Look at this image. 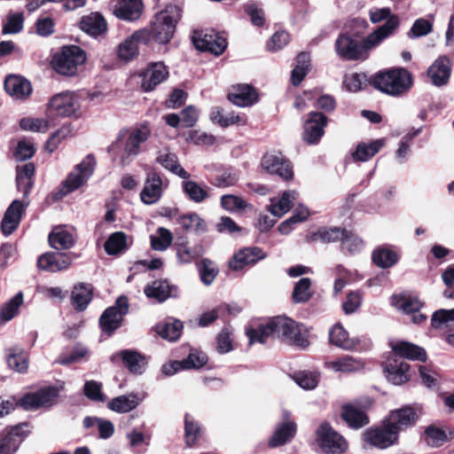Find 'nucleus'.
<instances>
[{
  "label": "nucleus",
  "instance_id": "1",
  "mask_svg": "<svg viewBox=\"0 0 454 454\" xmlns=\"http://www.w3.org/2000/svg\"><path fill=\"white\" fill-rule=\"evenodd\" d=\"M246 333L250 345L255 342L264 343L270 337H277L301 348H306L309 345L307 330L286 317L271 318L257 329L247 328Z\"/></svg>",
  "mask_w": 454,
  "mask_h": 454
},
{
  "label": "nucleus",
  "instance_id": "2",
  "mask_svg": "<svg viewBox=\"0 0 454 454\" xmlns=\"http://www.w3.org/2000/svg\"><path fill=\"white\" fill-rule=\"evenodd\" d=\"M396 28L397 20L392 18L362 42H358L347 33L340 34L335 41V51L345 60H365L369 57V52L393 35Z\"/></svg>",
  "mask_w": 454,
  "mask_h": 454
},
{
  "label": "nucleus",
  "instance_id": "3",
  "mask_svg": "<svg viewBox=\"0 0 454 454\" xmlns=\"http://www.w3.org/2000/svg\"><path fill=\"white\" fill-rule=\"evenodd\" d=\"M151 136V129L147 125H141L131 130L122 129L119 132L116 140L109 146L108 152L120 158V164H130L141 153V145Z\"/></svg>",
  "mask_w": 454,
  "mask_h": 454
},
{
  "label": "nucleus",
  "instance_id": "4",
  "mask_svg": "<svg viewBox=\"0 0 454 454\" xmlns=\"http://www.w3.org/2000/svg\"><path fill=\"white\" fill-rule=\"evenodd\" d=\"M373 87L392 97H400L413 84L411 74L403 67H395L376 74L372 78Z\"/></svg>",
  "mask_w": 454,
  "mask_h": 454
},
{
  "label": "nucleus",
  "instance_id": "5",
  "mask_svg": "<svg viewBox=\"0 0 454 454\" xmlns=\"http://www.w3.org/2000/svg\"><path fill=\"white\" fill-rule=\"evenodd\" d=\"M86 59L85 52L76 45L64 46L56 53L52 59V67L62 75H74L77 67L83 64Z\"/></svg>",
  "mask_w": 454,
  "mask_h": 454
},
{
  "label": "nucleus",
  "instance_id": "6",
  "mask_svg": "<svg viewBox=\"0 0 454 454\" xmlns=\"http://www.w3.org/2000/svg\"><path fill=\"white\" fill-rule=\"evenodd\" d=\"M95 165V158L90 154L86 156L81 163L75 166L74 169L62 183V186L59 191V195L61 197L65 196L83 185L92 176Z\"/></svg>",
  "mask_w": 454,
  "mask_h": 454
},
{
  "label": "nucleus",
  "instance_id": "7",
  "mask_svg": "<svg viewBox=\"0 0 454 454\" xmlns=\"http://www.w3.org/2000/svg\"><path fill=\"white\" fill-rule=\"evenodd\" d=\"M80 100L74 92L65 91L53 96L47 106V112L61 117L80 115Z\"/></svg>",
  "mask_w": 454,
  "mask_h": 454
},
{
  "label": "nucleus",
  "instance_id": "8",
  "mask_svg": "<svg viewBox=\"0 0 454 454\" xmlns=\"http://www.w3.org/2000/svg\"><path fill=\"white\" fill-rule=\"evenodd\" d=\"M317 441L327 454H341L348 449L346 440L328 423H322L317 430Z\"/></svg>",
  "mask_w": 454,
  "mask_h": 454
},
{
  "label": "nucleus",
  "instance_id": "9",
  "mask_svg": "<svg viewBox=\"0 0 454 454\" xmlns=\"http://www.w3.org/2000/svg\"><path fill=\"white\" fill-rule=\"evenodd\" d=\"M364 441L376 448L387 449L398 440L397 431L385 419L380 427H370L363 433Z\"/></svg>",
  "mask_w": 454,
  "mask_h": 454
},
{
  "label": "nucleus",
  "instance_id": "10",
  "mask_svg": "<svg viewBox=\"0 0 454 454\" xmlns=\"http://www.w3.org/2000/svg\"><path fill=\"white\" fill-rule=\"evenodd\" d=\"M129 302L124 296L119 297L115 306L110 307L105 310L99 319L101 328L104 332L111 334L121 324L123 316L128 313Z\"/></svg>",
  "mask_w": 454,
  "mask_h": 454
},
{
  "label": "nucleus",
  "instance_id": "11",
  "mask_svg": "<svg viewBox=\"0 0 454 454\" xmlns=\"http://www.w3.org/2000/svg\"><path fill=\"white\" fill-rule=\"evenodd\" d=\"M168 68L161 61L149 63L141 74L144 91H152L168 77Z\"/></svg>",
  "mask_w": 454,
  "mask_h": 454
},
{
  "label": "nucleus",
  "instance_id": "12",
  "mask_svg": "<svg viewBox=\"0 0 454 454\" xmlns=\"http://www.w3.org/2000/svg\"><path fill=\"white\" fill-rule=\"evenodd\" d=\"M196 49L202 51H210L215 55L222 54L227 47L226 39L219 34H202L195 31L192 37Z\"/></svg>",
  "mask_w": 454,
  "mask_h": 454
},
{
  "label": "nucleus",
  "instance_id": "13",
  "mask_svg": "<svg viewBox=\"0 0 454 454\" xmlns=\"http://www.w3.org/2000/svg\"><path fill=\"white\" fill-rule=\"evenodd\" d=\"M58 396L56 387H43L35 393L27 394L20 400V404L26 410H34L53 404Z\"/></svg>",
  "mask_w": 454,
  "mask_h": 454
},
{
  "label": "nucleus",
  "instance_id": "14",
  "mask_svg": "<svg viewBox=\"0 0 454 454\" xmlns=\"http://www.w3.org/2000/svg\"><path fill=\"white\" fill-rule=\"evenodd\" d=\"M419 416L420 410L419 408L405 406L391 411L386 419L389 426H392L399 434L400 431L414 426Z\"/></svg>",
  "mask_w": 454,
  "mask_h": 454
},
{
  "label": "nucleus",
  "instance_id": "15",
  "mask_svg": "<svg viewBox=\"0 0 454 454\" xmlns=\"http://www.w3.org/2000/svg\"><path fill=\"white\" fill-rule=\"evenodd\" d=\"M327 124V118L321 113L311 112L309 118L303 126V139L309 145L319 142L325 134V127Z\"/></svg>",
  "mask_w": 454,
  "mask_h": 454
},
{
  "label": "nucleus",
  "instance_id": "16",
  "mask_svg": "<svg viewBox=\"0 0 454 454\" xmlns=\"http://www.w3.org/2000/svg\"><path fill=\"white\" fill-rule=\"evenodd\" d=\"M110 7L118 19L123 20H136L143 12L142 0H111Z\"/></svg>",
  "mask_w": 454,
  "mask_h": 454
},
{
  "label": "nucleus",
  "instance_id": "17",
  "mask_svg": "<svg viewBox=\"0 0 454 454\" xmlns=\"http://www.w3.org/2000/svg\"><path fill=\"white\" fill-rule=\"evenodd\" d=\"M149 41V34L147 29H142L135 32L126 38L118 48V56L120 59L129 61L134 59L138 53V46L140 43H147Z\"/></svg>",
  "mask_w": 454,
  "mask_h": 454
},
{
  "label": "nucleus",
  "instance_id": "18",
  "mask_svg": "<svg viewBox=\"0 0 454 454\" xmlns=\"http://www.w3.org/2000/svg\"><path fill=\"white\" fill-rule=\"evenodd\" d=\"M5 91L16 100H26L32 94L31 82L20 75L9 74L4 80Z\"/></svg>",
  "mask_w": 454,
  "mask_h": 454
},
{
  "label": "nucleus",
  "instance_id": "19",
  "mask_svg": "<svg viewBox=\"0 0 454 454\" xmlns=\"http://www.w3.org/2000/svg\"><path fill=\"white\" fill-rule=\"evenodd\" d=\"M284 421L280 423L270 439V447H278L290 442L296 433V424L290 419V413L286 411L283 412Z\"/></svg>",
  "mask_w": 454,
  "mask_h": 454
},
{
  "label": "nucleus",
  "instance_id": "20",
  "mask_svg": "<svg viewBox=\"0 0 454 454\" xmlns=\"http://www.w3.org/2000/svg\"><path fill=\"white\" fill-rule=\"evenodd\" d=\"M26 205L19 200H13L7 207L1 223L2 232L4 236L11 235L19 226Z\"/></svg>",
  "mask_w": 454,
  "mask_h": 454
},
{
  "label": "nucleus",
  "instance_id": "21",
  "mask_svg": "<svg viewBox=\"0 0 454 454\" xmlns=\"http://www.w3.org/2000/svg\"><path fill=\"white\" fill-rule=\"evenodd\" d=\"M265 257V253L259 247H245L233 255L229 262V266L234 270H239Z\"/></svg>",
  "mask_w": 454,
  "mask_h": 454
},
{
  "label": "nucleus",
  "instance_id": "22",
  "mask_svg": "<svg viewBox=\"0 0 454 454\" xmlns=\"http://www.w3.org/2000/svg\"><path fill=\"white\" fill-rule=\"evenodd\" d=\"M72 263V258L67 254L47 253L42 254L37 261L40 270L57 272L67 269Z\"/></svg>",
  "mask_w": 454,
  "mask_h": 454
},
{
  "label": "nucleus",
  "instance_id": "23",
  "mask_svg": "<svg viewBox=\"0 0 454 454\" xmlns=\"http://www.w3.org/2000/svg\"><path fill=\"white\" fill-rule=\"evenodd\" d=\"M162 194V180L159 174L151 171L147 174L145 186L140 198L145 204L151 205L157 202Z\"/></svg>",
  "mask_w": 454,
  "mask_h": 454
},
{
  "label": "nucleus",
  "instance_id": "24",
  "mask_svg": "<svg viewBox=\"0 0 454 454\" xmlns=\"http://www.w3.org/2000/svg\"><path fill=\"white\" fill-rule=\"evenodd\" d=\"M450 73V60L445 56L439 57L435 59L427 70V74L432 83L438 87L445 85L449 82Z\"/></svg>",
  "mask_w": 454,
  "mask_h": 454
},
{
  "label": "nucleus",
  "instance_id": "25",
  "mask_svg": "<svg viewBox=\"0 0 454 454\" xmlns=\"http://www.w3.org/2000/svg\"><path fill=\"white\" fill-rule=\"evenodd\" d=\"M144 293L148 298L163 302L169 297H176L177 295V289L176 286H170L167 280L160 279L147 285Z\"/></svg>",
  "mask_w": 454,
  "mask_h": 454
},
{
  "label": "nucleus",
  "instance_id": "26",
  "mask_svg": "<svg viewBox=\"0 0 454 454\" xmlns=\"http://www.w3.org/2000/svg\"><path fill=\"white\" fill-rule=\"evenodd\" d=\"M49 243L56 250L71 248L74 244V231L64 226L54 227L49 235Z\"/></svg>",
  "mask_w": 454,
  "mask_h": 454
},
{
  "label": "nucleus",
  "instance_id": "27",
  "mask_svg": "<svg viewBox=\"0 0 454 454\" xmlns=\"http://www.w3.org/2000/svg\"><path fill=\"white\" fill-rule=\"evenodd\" d=\"M325 365L335 372L351 373L363 370L365 364L362 359L351 356H343L335 360L325 362Z\"/></svg>",
  "mask_w": 454,
  "mask_h": 454
},
{
  "label": "nucleus",
  "instance_id": "28",
  "mask_svg": "<svg viewBox=\"0 0 454 454\" xmlns=\"http://www.w3.org/2000/svg\"><path fill=\"white\" fill-rule=\"evenodd\" d=\"M228 98L234 105L245 107L252 106L257 101V93L251 86L240 84L233 88Z\"/></svg>",
  "mask_w": 454,
  "mask_h": 454
},
{
  "label": "nucleus",
  "instance_id": "29",
  "mask_svg": "<svg viewBox=\"0 0 454 454\" xmlns=\"http://www.w3.org/2000/svg\"><path fill=\"white\" fill-rule=\"evenodd\" d=\"M297 199L298 193L295 191H286L280 198H273L270 200L269 211L273 215L281 217L290 210Z\"/></svg>",
  "mask_w": 454,
  "mask_h": 454
},
{
  "label": "nucleus",
  "instance_id": "30",
  "mask_svg": "<svg viewBox=\"0 0 454 454\" xmlns=\"http://www.w3.org/2000/svg\"><path fill=\"white\" fill-rule=\"evenodd\" d=\"M330 342L342 349L353 350L359 344V340L349 338L348 332L340 324L334 325L329 332Z\"/></svg>",
  "mask_w": 454,
  "mask_h": 454
},
{
  "label": "nucleus",
  "instance_id": "31",
  "mask_svg": "<svg viewBox=\"0 0 454 454\" xmlns=\"http://www.w3.org/2000/svg\"><path fill=\"white\" fill-rule=\"evenodd\" d=\"M80 27L85 33L97 36L106 31L107 24L105 18L100 13L91 12L82 18Z\"/></svg>",
  "mask_w": 454,
  "mask_h": 454
},
{
  "label": "nucleus",
  "instance_id": "32",
  "mask_svg": "<svg viewBox=\"0 0 454 454\" xmlns=\"http://www.w3.org/2000/svg\"><path fill=\"white\" fill-rule=\"evenodd\" d=\"M341 417L352 428H360L369 423V418L364 411L354 404L342 407Z\"/></svg>",
  "mask_w": 454,
  "mask_h": 454
},
{
  "label": "nucleus",
  "instance_id": "33",
  "mask_svg": "<svg viewBox=\"0 0 454 454\" xmlns=\"http://www.w3.org/2000/svg\"><path fill=\"white\" fill-rule=\"evenodd\" d=\"M391 348L395 354L401 357L419 361H426L427 359V354L422 348L408 341L392 343Z\"/></svg>",
  "mask_w": 454,
  "mask_h": 454
},
{
  "label": "nucleus",
  "instance_id": "34",
  "mask_svg": "<svg viewBox=\"0 0 454 454\" xmlns=\"http://www.w3.org/2000/svg\"><path fill=\"white\" fill-rule=\"evenodd\" d=\"M121 359L124 365L132 373H142L145 365L143 357L134 350H122L111 356L113 362Z\"/></svg>",
  "mask_w": 454,
  "mask_h": 454
},
{
  "label": "nucleus",
  "instance_id": "35",
  "mask_svg": "<svg viewBox=\"0 0 454 454\" xmlns=\"http://www.w3.org/2000/svg\"><path fill=\"white\" fill-rule=\"evenodd\" d=\"M92 286L80 283L74 286L71 294L72 304L76 310H84L92 299Z\"/></svg>",
  "mask_w": 454,
  "mask_h": 454
},
{
  "label": "nucleus",
  "instance_id": "36",
  "mask_svg": "<svg viewBox=\"0 0 454 454\" xmlns=\"http://www.w3.org/2000/svg\"><path fill=\"white\" fill-rule=\"evenodd\" d=\"M391 304L405 314L417 313L423 307V302L418 297L410 294L393 295Z\"/></svg>",
  "mask_w": 454,
  "mask_h": 454
},
{
  "label": "nucleus",
  "instance_id": "37",
  "mask_svg": "<svg viewBox=\"0 0 454 454\" xmlns=\"http://www.w3.org/2000/svg\"><path fill=\"white\" fill-rule=\"evenodd\" d=\"M35 166L32 163H26L17 167L16 184L19 191L23 192L26 198L28 196L33 186V176Z\"/></svg>",
  "mask_w": 454,
  "mask_h": 454
},
{
  "label": "nucleus",
  "instance_id": "38",
  "mask_svg": "<svg viewBox=\"0 0 454 454\" xmlns=\"http://www.w3.org/2000/svg\"><path fill=\"white\" fill-rule=\"evenodd\" d=\"M156 160L164 168L177 175L183 179H189L190 174L178 163L177 156L168 151L159 153Z\"/></svg>",
  "mask_w": 454,
  "mask_h": 454
},
{
  "label": "nucleus",
  "instance_id": "39",
  "mask_svg": "<svg viewBox=\"0 0 454 454\" xmlns=\"http://www.w3.org/2000/svg\"><path fill=\"white\" fill-rule=\"evenodd\" d=\"M385 139H376L370 144L360 143L357 145L352 157L356 161H367L372 158L384 146Z\"/></svg>",
  "mask_w": 454,
  "mask_h": 454
},
{
  "label": "nucleus",
  "instance_id": "40",
  "mask_svg": "<svg viewBox=\"0 0 454 454\" xmlns=\"http://www.w3.org/2000/svg\"><path fill=\"white\" fill-rule=\"evenodd\" d=\"M141 402L137 395H120L112 399L107 407L119 413H126L134 410Z\"/></svg>",
  "mask_w": 454,
  "mask_h": 454
},
{
  "label": "nucleus",
  "instance_id": "41",
  "mask_svg": "<svg viewBox=\"0 0 454 454\" xmlns=\"http://www.w3.org/2000/svg\"><path fill=\"white\" fill-rule=\"evenodd\" d=\"M345 230L340 228H322L316 232L306 236L305 239L308 243L321 241L322 243L336 242L342 240Z\"/></svg>",
  "mask_w": 454,
  "mask_h": 454
},
{
  "label": "nucleus",
  "instance_id": "42",
  "mask_svg": "<svg viewBox=\"0 0 454 454\" xmlns=\"http://www.w3.org/2000/svg\"><path fill=\"white\" fill-rule=\"evenodd\" d=\"M20 427L12 428L7 434H0V454H14L22 439L20 434Z\"/></svg>",
  "mask_w": 454,
  "mask_h": 454
},
{
  "label": "nucleus",
  "instance_id": "43",
  "mask_svg": "<svg viewBox=\"0 0 454 454\" xmlns=\"http://www.w3.org/2000/svg\"><path fill=\"white\" fill-rule=\"evenodd\" d=\"M410 365L406 362L398 363L395 360V364H386L385 370L387 372L388 380L395 385H401L409 379L408 371Z\"/></svg>",
  "mask_w": 454,
  "mask_h": 454
},
{
  "label": "nucleus",
  "instance_id": "44",
  "mask_svg": "<svg viewBox=\"0 0 454 454\" xmlns=\"http://www.w3.org/2000/svg\"><path fill=\"white\" fill-rule=\"evenodd\" d=\"M399 256L395 251L387 247H380L372 253V261L380 268L387 269L398 262Z\"/></svg>",
  "mask_w": 454,
  "mask_h": 454
},
{
  "label": "nucleus",
  "instance_id": "45",
  "mask_svg": "<svg viewBox=\"0 0 454 454\" xmlns=\"http://www.w3.org/2000/svg\"><path fill=\"white\" fill-rule=\"evenodd\" d=\"M8 366L17 372L24 373L28 368V354L20 348L10 349L6 358Z\"/></svg>",
  "mask_w": 454,
  "mask_h": 454
},
{
  "label": "nucleus",
  "instance_id": "46",
  "mask_svg": "<svg viewBox=\"0 0 454 454\" xmlns=\"http://www.w3.org/2000/svg\"><path fill=\"white\" fill-rule=\"evenodd\" d=\"M183 10L176 4H168L162 11L155 14L154 18L164 25L172 27V32L175 33L177 23L182 18Z\"/></svg>",
  "mask_w": 454,
  "mask_h": 454
},
{
  "label": "nucleus",
  "instance_id": "47",
  "mask_svg": "<svg viewBox=\"0 0 454 454\" xmlns=\"http://www.w3.org/2000/svg\"><path fill=\"white\" fill-rule=\"evenodd\" d=\"M176 223H178L184 230L194 231L196 233H203L207 230L205 221L196 213L179 215L176 218Z\"/></svg>",
  "mask_w": 454,
  "mask_h": 454
},
{
  "label": "nucleus",
  "instance_id": "48",
  "mask_svg": "<svg viewBox=\"0 0 454 454\" xmlns=\"http://www.w3.org/2000/svg\"><path fill=\"white\" fill-rule=\"evenodd\" d=\"M149 34V39L152 37L160 43H166L174 35L172 32V27L169 25H164L153 17L151 22L150 30H147Z\"/></svg>",
  "mask_w": 454,
  "mask_h": 454
},
{
  "label": "nucleus",
  "instance_id": "49",
  "mask_svg": "<svg viewBox=\"0 0 454 454\" xmlns=\"http://www.w3.org/2000/svg\"><path fill=\"white\" fill-rule=\"evenodd\" d=\"M182 188L185 195L193 202L201 203L209 198L206 187L201 186L195 181L184 179Z\"/></svg>",
  "mask_w": 454,
  "mask_h": 454
},
{
  "label": "nucleus",
  "instance_id": "50",
  "mask_svg": "<svg viewBox=\"0 0 454 454\" xmlns=\"http://www.w3.org/2000/svg\"><path fill=\"white\" fill-rule=\"evenodd\" d=\"M183 324L179 320L167 321L156 325L157 333L170 341L177 340L181 334Z\"/></svg>",
  "mask_w": 454,
  "mask_h": 454
},
{
  "label": "nucleus",
  "instance_id": "51",
  "mask_svg": "<svg viewBox=\"0 0 454 454\" xmlns=\"http://www.w3.org/2000/svg\"><path fill=\"white\" fill-rule=\"evenodd\" d=\"M309 55L306 52H301L296 58V64L292 71V82L294 85H299L304 79L309 70Z\"/></svg>",
  "mask_w": 454,
  "mask_h": 454
},
{
  "label": "nucleus",
  "instance_id": "52",
  "mask_svg": "<svg viewBox=\"0 0 454 454\" xmlns=\"http://www.w3.org/2000/svg\"><path fill=\"white\" fill-rule=\"evenodd\" d=\"M204 252V247L200 244L194 245L193 247L179 245L176 248V256L180 262L189 263L202 256Z\"/></svg>",
  "mask_w": 454,
  "mask_h": 454
},
{
  "label": "nucleus",
  "instance_id": "53",
  "mask_svg": "<svg viewBox=\"0 0 454 454\" xmlns=\"http://www.w3.org/2000/svg\"><path fill=\"white\" fill-rule=\"evenodd\" d=\"M127 247V236L121 231L113 233L105 243V250L108 254H119Z\"/></svg>",
  "mask_w": 454,
  "mask_h": 454
},
{
  "label": "nucleus",
  "instance_id": "54",
  "mask_svg": "<svg viewBox=\"0 0 454 454\" xmlns=\"http://www.w3.org/2000/svg\"><path fill=\"white\" fill-rule=\"evenodd\" d=\"M173 235L166 228L160 227L155 235L151 236V246L153 250L164 251L172 243Z\"/></svg>",
  "mask_w": 454,
  "mask_h": 454
},
{
  "label": "nucleus",
  "instance_id": "55",
  "mask_svg": "<svg viewBox=\"0 0 454 454\" xmlns=\"http://www.w3.org/2000/svg\"><path fill=\"white\" fill-rule=\"evenodd\" d=\"M198 269L200 280L206 286H209L214 282L219 271L215 263L208 259H203L198 264Z\"/></svg>",
  "mask_w": 454,
  "mask_h": 454
},
{
  "label": "nucleus",
  "instance_id": "56",
  "mask_svg": "<svg viewBox=\"0 0 454 454\" xmlns=\"http://www.w3.org/2000/svg\"><path fill=\"white\" fill-rule=\"evenodd\" d=\"M310 286L311 281L309 278H302L295 284L293 292V300L295 303L306 302L310 299Z\"/></svg>",
  "mask_w": 454,
  "mask_h": 454
},
{
  "label": "nucleus",
  "instance_id": "57",
  "mask_svg": "<svg viewBox=\"0 0 454 454\" xmlns=\"http://www.w3.org/2000/svg\"><path fill=\"white\" fill-rule=\"evenodd\" d=\"M185 443L188 447L193 446L200 435L201 428L189 414L184 418Z\"/></svg>",
  "mask_w": 454,
  "mask_h": 454
},
{
  "label": "nucleus",
  "instance_id": "58",
  "mask_svg": "<svg viewBox=\"0 0 454 454\" xmlns=\"http://www.w3.org/2000/svg\"><path fill=\"white\" fill-rule=\"evenodd\" d=\"M23 302L22 293L17 294L7 303H5L0 309V317L4 321H9L13 318L19 310V308Z\"/></svg>",
  "mask_w": 454,
  "mask_h": 454
},
{
  "label": "nucleus",
  "instance_id": "59",
  "mask_svg": "<svg viewBox=\"0 0 454 454\" xmlns=\"http://www.w3.org/2000/svg\"><path fill=\"white\" fill-rule=\"evenodd\" d=\"M368 80L364 73H351L344 76L343 83L351 92H357L367 85Z\"/></svg>",
  "mask_w": 454,
  "mask_h": 454
},
{
  "label": "nucleus",
  "instance_id": "60",
  "mask_svg": "<svg viewBox=\"0 0 454 454\" xmlns=\"http://www.w3.org/2000/svg\"><path fill=\"white\" fill-rule=\"evenodd\" d=\"M287 163L290 162L279 153H267L262 160V168L270 174L273 173V171H278L279 168Z\"/></svg>",
  "mask_w": 454,
  "mask_h": 454
},
{
  "label": "nucleus",
  "instance_id": "61",
  "mask_svg": "<svg viewBox=\"0 0 454 454\" xmlns=\"http://www.w3.org/2000/svg\"><path fill=\"white\" fill-rule=\"evenodd\" d=\"M364 247L362 239L352 232L345 231L341 240V247L343 251L349 254H355L362 250Z\"/></svg>",
  "mask_w": 454,
  "mask_h": 454
},
{
  "label": "nucleus",
  "instance_id": "62",
  "mask_svg": "<svg viewBox=\"0 0 454 454\" xmlns=\"http://www.w3.org/2000/svg\"><path fill=\"white\" fill-rule=\"evenodd\" d=\"M20 126L24 130L46 132L49 129V122L43 118H23L20 121Z\"/></svg>",
  "mask_w": 454,
  "mask_h": 454
},
{
  "label": "nucleus",
  "instance_id": "63",
  "mask_svg": "<svg viewBox=\"0 0 454 454\" xmlns=\"http://www.w3.org/2000/svg\"><path fill=\"white\" fill-rule=\"evenodd\" d=\"M447 439L445 431L435 426H430L426 429V441L433 447L441 446Z\"/></svg>",
  "mask_w": 454,
  "mask_h": 454
},
{
  "label": "nucleus",
  "instance_id": "64",
  "mask_svg": "<svg viewBox=\"0 0 454 454\" xmlns=\"http://www.w3.org/2000/svg\"><path fill=\"white\" fill-rule=\"evenodd\" d=\"M454 321V309H439L432 315L431 325L434 328H443Z\"/></svg>",
  "mask_w": 454,
  "mask_h": 454
}]
</instances>
